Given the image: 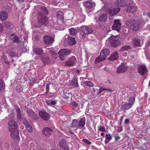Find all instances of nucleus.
Segmentation results:
<instances>
[{"label": "nucleus", "instance_id": "obj_1", "mask_svg": "<svg viewBox=\"0 0 150 150\" xmlns=\"http://www.w3.org/2000/svg\"><path fill=\"white\" fill-rule=\"evenodd\" d=\"M125 24L134 32L139 31L142 26L141 22L138 20H127L125 21Z\"/></svg>", "mask_w": 150, "mask_h": 150}, {"label": "nucleus", "instance_id": "obj_2", "mask_svg": "<svg viewBox=\"0 0 150 150\" xmlns=\"http://www.w3.org/2000/svg\"><path fill=\"white\" fill-rule=\"evenodd\" d=\"M120 37L118 35L111 36L108 41L109 42L112 46L117 47L120 44L119 40Z\"/></svg>", "mask_w": 150, "mask_h": 150}, {"label": "nucleus", "instance_id": "obj_3", "mask_svg": "<svg viewBox=\"0 0 150 150\" xmlns=\"http://www.w3.org/2000/svg\"><path fill=\"white\" fill-rule=\"evenodd\" d=\"M110 53L109 50L107 49H105L102 50L100 52V56L96 58L95 62L98 63L104 61L106 59V56L108 55Z\"/></svg>", "mask_w": 150, "mask_h": 150}, {"label": "nucleus", "instance_id": "obj_4", "mask_svg": "<svg viewBox=\"0 0 150 150\" xmlns=\"http://www.w3.org/2000/svg\"><path fill=\"white\" fill-rule=\"evenodd\" d=\"M86 119L83 117L79 120H73L72 122V125L75 127H83L85 123Z\"/></svg>", "mask_w": 150, "mask_h": 150}, {"label": "nucleus", "instance_id": "obj_5", "mask_svg": "<svg viewBox=\"0 0 150 150\" xmlns=\"http://www.w3.org/2000/svg\"><path fill=\"white\" fill-rule=\"evenodd\" d=\"M38 21L40 24L42 25H45L48 22V19L43 13L41 12H38Z\"/></svg>", "mask_w": 150, "mask_h": 150}, {"label": "nucleus", "instance_id": "obj_6", "mask_svg": "<svg viewBox=\"0 0 150 150\" xmlns=\"http://www.w3.org/2000/svg\"><path fill=\"white\" fill-rule=\"evenodd\" d=\"M64 38L65 39L64 41V43H66V42H67V43H68L70 46H72L76 44V42L75 38L69 36L68 35H65Z\"/></svg>", "mask_w": 150, "mask_h": 150}, {"label": "nucleus", "instance_id": "obj_7", "mask_svg": "<svg viewBox=\"0 0 150 150\" xmlns=\"http://www.w3.org/2000/svg\"><path fill=\"white\" fill-rule=\"evenodd\" d=\"M135 98L134 97H130L129 102L124 104L121 106L122 109L124 110L129 109L131 108L133 104Z\"/></svg>", "mask_w": 150, "mask_h": 150}, {"label": "nucleus", "instance_id": "obj_8", "mask_svg": "<svg viewBox=\"0 0 150 150\" xmlns=\"http://www.w3.org/2000/svg\"><path fill=\"white\" fill-rule=\"evenodd\" d=\"M70 52V50L67 49L60 50L58 53L60 59L62 61L64 60L66 56L69 54Z\"/></svg>", "mask_w": 150, "mask_h": 150}, {"label": "nucleus", "instance_id": "obj_9", "mask_svg": "<svg viewBox=\"0 0 150 150\" xmlns=\"http://www.w3.org/2000/svg\"><path fill=\"white\" fill-rule=\"evenodd\" d=\"M120 10L119 7L117 8H113L112 9L107 8L105 9V12L110 16H114L118 13Z\"/></svg>", "mask_w": 150, "mask_h": 150}, {"label": "nucleus", "instance_id": "obj_10", "mask_svg": "<svg viewBox=\"0 0 150 150\" xmlns=\"http://www.w3.org/2000/svg\"><path fill=\"white\" fill-rule=\"evenodd\" d=\"M121 24L119 19H115L114 21V24L112 26L113 30H116L119 32L121 29Z\"/></svg>", "mask_w": 150, "mask_h": 150}, {"label": "nucleus", "instance_id": "obj_11", "mask_svg": "<svg viewBox=\"0 0 150 150\" xmlns=\"http://www.w3.org/2000/svg\"><path fill=\"white\" fill-rule=\"evenodd\" d=\"M81 29L83 33L86 35L90 34L93 32L92 28L84 25L81 26Z\"/></svg>", "mask_w": 150, "mask_h": 150}, {"label": "nucleus", "instance_id": "obj_12", "mask_svg": "<svg viewBox=\"0 0 150 150\" xmlns=\"http://www.w3.org/2000/svg\"><path fill=\"white\" fill-rule=\"evenodd\" d=\"M39 115L40 117L45 120H48L50 117V115L45 111H40Z\"/></svg>", "mask_w": 150, "mask_h": 150}, {"label": "nucleus", "instance_id": "obj_13", "mask_svg": "<svg viewBox=\"0 0 150 150\" xmlns=\"http://www.w3.org/2000/svg\"><path fill=\"white\" fill-rule=\"evenodd\" d=\"M8 128L9 131H11L12 130H15L18 129L17 123L14 121H10L8 122Z\"/></svg>", "mask_w": 150, "mask_h": 150}, {"label": "nucleus", "instance_id": "obj_14", "mask_svg": "<svg viewBox=\"0 0 150 150\" xmlns=\"http://www.w3.org/2000/svg\"><path fill=\"white\" fill-rule=\"evenodd\" d=\"M43 40L44 43L46 45L51 44L54 41L53 38L46 35L44 37Z\"/></svg>", "mask_w": 150, "mask_h": 150}, {"label": "nucleus", "instance_id": "obj_15", "mask_svg": "<svg viewBox=\"0 0 150 150\" xmlns=\"http://www.w3.org/2000/svg\"><path fill=\"white\" fill-rule=\"evenodd\" d=\"M138 73L142 76L147 75L148 71L145 66L140 65L138 68Z\"/></svg>", "mask_w": 150, "mask_h": 150}, {"label": "nucleus", "instance_id": "obj_16", "mask_svg": "<svg viewBox=\"0 0 150 150\" xmlns=\"http://www.w3.org/2000/svg\"><path fill=\"white\" fill-rule=\"evenodd\" d=\"M76 61V58L74 56H72L66 62L65 65L69 67L72 66L75 64Z\"/></svg>", "mask_w": 150, "mask_h": 150}, {"label": "nucleus", "instance_id": "obj_17", "mask_svg": "<svg viewBox=\"0 0 150 150\" xmlns=\"http://www.w3.org/2000/svg\"><path fill=\"white\" fill-rule=\"evenodd\" d=\"M58 143L60 146L64 150H69V148L67 145L65 141L63 139L59 140Z\"/></svg>", "mask_w": 150, "mask_h": 150}, {"label": "nucleus", "instance_id": "obj_18", "mask_svg": "<svg viewBox=\"0 0 150 150\" xmlns=\"http://www.w3.org/2000/svg\"><path fill=\"white\" fill-rule=\"evenodd\" d=\"M117 72L118 74L125 72L127 70V67L124 64H122L117 67Z\"/></svg>", "mask_w": 150, "mask_h": 150}, {"label": "nucleus", "instance_id": "obj_19", "mask_svg": "<svg viewBox=\"0 0 150 150\" xmlns=\"http://www.w3.org/2000/svg\"><path fill=\"white\" fill-rule=\"evenodd\" d=\"M42 132L43 134L47 137L50 136L52 133V131L51 129L48 127L44 128Z\"/></svg>", "mask_w": 150, "mask_h": 150}, {"label": "nucleus", "instance_id": "obj_20", "mask_svg": "<svg viewBox=\"0 0 150 150\" xmlns=\"http://www.w3.org/2000/svg\"><path fill=\"white\" fill-rule=\"evenodd\" d=\"M9 131L11 132V135L12 138H16L19 137V132L18 129L15 130H12L11 131Z\"/></svg>", "mask_w": 150, "mask_h": 150}, {"label": "nucleus", "instance_id": "obj_21", "mask_svg": "<svg viewBox=\"0 0 150 150\" xmlns=\"http://www.w3.org/2000/svg\"><path fill=\"white\" fill-rule=\"evenodd\" d=\"M134 45L135 47L140 46L142 45L141 40L138 37H135L133 40Z\"/></svg>", "mask_w": 150, "mask_h": 150}, {"label": "nucleus", "instance_id": "obj_22", "mask_svg": "<svg viewBox=\"0 0 150 150\" xmlns=\"http://www.w3.org/2000/svg\"><path fill=\"white\" fill-rule=\"evenodd\" d=\"M126 1L125 0H120L116 1L115 3V5L117 7L124 6L126 4Z\"/></svg>", "mask_w": 150, "mask_h": 150}, {"label": "nucleus", "instance_id": "obj_23", "mask_svg": "<svg viewBox=\"0 0 150 150\" xmlns=\"http://www.w3.org/2000/svg\"><path fill=\"white\" fill-rule=\"evenodd\" d=\"M118 53L117 52H115L112 54L108 59L111 61H113L118 59Z\"/></svg>", "mask_w": 150, "mask_h": 150}, {"label": "nucleus", "instance_id": "obj_24", "mask_svg": "<svg viewBox=\"0 0 150 150\" xmlns=\"http://www.w3.org/2000/svg\"><path fill=\"white\" fill-rule=\"evenodd\" d=\"M8 17V15L4 12H2L0 13V20L1 21L6 20Z\"/></svg>", "mask_w": 150, "mask_h": 150}, {"label": "nucleus", "instance_id": "obj_25", "mask_svg": "<svg viewBox=\"0 0 150 150\" xmlns=\"http://www.w3.org/2000/svg\"><path fill=\"white\" fill-rule=\"evenodd\" d=\"M98 18L100 21L105 22L107 21L108 16L107 14H103L100 16Z\"/></svg>", "mask_w": 150, "mask_h": 150}, {"label": "nucleus", "instance_id": "obj_26", "mask_svg": "<svg viewBox=\"0 0 150 150\" xmlns=\"http://www.w3.org/2000/svg\"><path fill=\"white\" fill-rule=\"evenodd\" d=\"M83 5L86 8L88 9H91L93 5L92 3L89 1H86L83 3Z\"/></svg>", "mask_w": 150, "mask_h": 150}, {"label": "nucleus", "instance_id": "obj_27", "mask_svg": "<svg viewBox=\"0 0 150 150\" xmlns=\"http://www.w3.org/2000/svg\"><path fill=\"white\" fill-rule=\"evenodd\" d=\"M34 52L37 54L40 55L42 54L43 53V50L40 48H33Z\"/></svg>", "mask_w": 150, "mask_h": 150}, {"label": "nucleus", "instance_id": "obj_28", "mask_svg": "<svg viewBox=\"0 0 150 150\" xmlns=\"http://www.w3.org/2000/svg\"><path fill=\"white\" fill-rule=\"evenodd\" d=\"M56 14L57 18L62 20L64 19L63 13L62 11H57Z\"/></svg>", "mask_w": 150, "mask_h": 150}, {"label": "nucleus", "instance_id": "obj_29", "mask_svg": "<svg viewBox=\"0 0 150 150\" xmlns=\"http://www.w3.org/2000/svg\"><path fill=\"white\" fill-rule=\"evenodd\" d=\"M71 84L72 86L76 88H77L79 86L77 80L76 79H72Z\"/></svg>", "mask_w": 150, "mask_h": 150}, {"label": "nucleus", "instance_id": "obj_30", "mask_svg": "<svg viewBox=\"0 0 150 150\" xmlns=\"http://www.w3.org/2000/svg\"><path fill=\"white\" fill-rule=\"evenodd\" d=\"M42 60L45 64H48L50 62L49 58L46 56H44L42 58Z\"/></svg>", "mask_w": 150, "mask_h": 150}, {"label": "nucleus", "instance_id": "obj_31", "mask_svg": "<svg viewBox=\"0 0 150 150\" xmlns=\"http://www.w3.org/2000/svg\"><path fill=\"white\" fill-rule=\"evenodd\" d=\"M69 30L70 34L71 35H74L77 33L76 29L73 28H70Z\"/></svg>", "mask_w": 150, "mask_h": 150}, {"label": "nucleus", "instance_id": "obj_32", "mask_svg": "<svg viewBox=\"0 0 150 150\" xmlns=\"http://www.w3.org/2000/svg\"><path fill=\"white\" fill-rule=\"evenodd\" d=\"M16 110L17 113V118L20 120H22V117L20 109L19 108H17L16 109Z\"/></svg>", "mask_w": 150, "mask_h": 150}, {"label": "nucleus", "instance_id": "obj_33", "mask_svg": "<svg viewBox=\"0 0 150 150\" xmlns=\"http://www.w3.org/2000/svg\"><path fill=\"white\" fill-rule=\"evenodd\" d=\"M4 24L5 26L8 29H12L13 27V25L8 21H5Z\"/></svg>", "mask_w": 150, "mask_h": 150}, {"label": "nucleus", "instance_id": "obj_34", "mask_svg": "<svg viewBox=\"0 0 150 150\" xmlns=\"http://www.w3.org/2000/svg\"><path fill=\"white\" fill-rule=\"evenodd\" d=\"M5 83L4 81L0 79V91H3L5 88Z\"/></svg>", "mask_w": 150, "mask_h": 150}, {"label": "nucleus", "instance_id": "obj_35", "mask_svg": "<svg viewBox=\"0 0 150 150\" xmlns=\"http://www.w3.org/2000/svg\"><path fill=\"white\" fill-rule=\"evenodd\" d=\"M106 140L105 141V144L108 143L112 139V137L109 134H107L105 135Z\"/></svg>", "mask_w": 150, "mask_h": 150}, {"label": "nucleus", "instance_id": "obj_36", "mask_svg": "<svg viewBox=\"0 0 150 150\" xmlns=\"http://www.w3.org/2000/svg\"><path fill=\"white\" fill-rule=\"evenodd\" d=\"M131 48V47L130 46L127 45L121 48L120 51L122 52L127 51L129 50H130Z\"/></svg>", "mask_w": 150, "mask_h": 150}, {"label": "nucleus", "instance_id": "obj_37", "mask_svg": "<svg viewBox=\"0 0 150 150\" xmlns=\"http://www.w3.org/2000/svg\"><path fill=\"white\" fill-rule=\"evenodd\" d=\"M27 113L29 116L33 118V117L34 116L35 114L34 112L31 110H29L27 111Z\"/></svg>", "mask_w": 150, "mask_h": 150}, {"label": "nucleus", "instance_id": "obj_38", "mask_svg": "<svg viewBox=\"0 0 150 150\" xmlns=\"http://www.w3.org/2000/svg\"><path fill=\"white\" fill-rule=\"evenodd\" d=\"M57 102V100H51L50 102L49 101H46V103L48 105H54L56 104V103Z\"/></svg>", "mask_w": 150, "mask_h": 150}, {"label": "nucleus", "instance_id": "obj_39", "mask_svg": "<svg viewBox=\"0 0 150 150\" xmlns=\"http://www.w3.org/2000/svg\"><path fill=\"white\" fill-rule=\"evenodd\" d=\"M26 128L27 130L29 132H32L33 131V128L31 126L28 124H27L26 125Z\"/></svg>", "mask_w": 150, "mask_h": 150}, {"label": "nucleus", "instance_id": "obj_40", "mask_svg": "<svg viewBox=\"0 0 150 150\" xmlns=\"http://www.w3.org/2000/svg\"><path fill=\"white\" fill-rule=\"evenodd\" d=\"M12 40L14 42H16L18 43L20 42L18 38L16 36H15L14 37L12 38Z\"/></svg>", "mask_w": 150, "mask_h": 150}, {"label": "nucleus", "instance_id": "obj_41", "mask_svg": "<svg viewBox=\"0 0 150 150\" xmlns=\"http://www.w3.org/2000/svg\"><path fill=\"white\" fill-rule=\"evenodd\" d=\"M84 83L89 86H93L94 85L90 81H85L84 82Z\"/></svg>", "mask_w": 150, "mask_h": 150}, {"label": "nucleus", "instance_id": "obj_42", "mask_svg": "<svg viewBox=\"0 0 150 150\" xmlns=\"http://www.w3.org/2000/svg\"><path fill=\"white\" fill-rule=\"evenodd\" d=\"M137 7L136 6H132V8H131V13H134L137 10Z\"/></svg>", "mask_w": 150, "mask_h": 150}, {"label": "nucleus", "instance_id": "obj_43", "mask_svg": "<svg viewBox=\"0 0 150 150\" xmlns=\"http://www.w3.org/2000/svg\"><path fill=\"white\" fill-rule=\"evenodd\" d=\"M41 10V11H43L44 13L45 14H48V11L46 8L44 7H42Z\"/></svg>", "mask_w": 150, "mask_h": 150}, {"label": "nucleus", "instance_id": "obj_44", "mask_svg": "<svg viewBox=\"0 0 150 150\" xmlns=\"http://www.w3.org/2000/svg\"><path fill=\"white\" fill-rule=\"evenodd\" d=\"M3 59L4 62L6 64H9V62L8 61L7 57L5 55L3 56Z\"/></svg>", "mask_w": 150, "mask_h": 150}, {"label": "nucleus", "instance_id": "obj_45", "mask_svg": "<svg viewBox=\"0 0 150 150\" xmlns=\"http://www.w3.org/2000/svg\"><path fill=\"white\" fill-rule=\"evenodd\" d=\"M82 141L85 143L86 144H88V145H90L91 144V142L89 141L88 139H83L82 140Z\"/></svg>", "mask_w": 150, "mask_h": 150}, {"label": "nucleus", "instance_id": "obj_46", "mask_svg": "<svg viewBox=\"0 0 150 150\" xmlns=\"http://www.w3.org/2000/svg\"><path fill=\"white\" fill-rule=\"evenodd\" d=\"M105 90V88L102 87L100 88L98 92V94H100L101 93H102L104 90Z\"/></svg>", "mask_w": 150, "mask_h": 150}, {"label": "nucleus", "instance_id": "obj_47", "mask_svg": "<svg viewBox=\"0 0 150 150\" xmlns=\"http://www.w3.org/2000/svg\"><path fill=\"white\" fill-rule=\"evenodd\" d=\"M9 55L12 57H16L15 53L14 52H10Z\"/></svg>", "mask_w": 150, "mask_h": 150}, {"label": "nucleus", "instance_id": "obj_48", "mask_svg": "<svg viewBox=\"0 0 150 150\" xmlns=\"http://www.w3.org/2000/svg\"><path fill=\"white\" fill-rule=\"evenodd\" d=\"M132 8V6H129L128 7L127 9V11L128 12H131V8Z\"/></svg>", "mask_w": 150, "mask_h": 150}, {"label": "nucleus", "instance_id": "obj_49", "mask_svg": "<svg viewBox=\"0 0 150 150\" xmlns=\"http://www.w3.org/2000/svg\"><path fill=\"white\" fill-rule=\"evenodd\" d=\"M72 105L76 107H77L78 106V104L77 103L75 102V101H73L72 102Z\"/></svg>", "mask_w": 150, "mask_h": 150}, {"label": "nucleus", "instance_id": "obj_50", "mask_svg": "<svg viewBox=\"0 0 150 150\" xmlns=\"http://www.w3.org/2000/svg\"><path fill=\"white\" fill-rule=\"evenodd\" d=\"M99 130L102 131V132H105V129L104 127H100L99 129Z\"/></svg>", "mask_w": 150, "mask_h": 150}, {"label": "nucleus", "instance_id": "obj_51", "mask_svg": "<svg viewBox=\"0 0 150 150\" xmlns=\"http://www.w3.org/2000/svg\"><path fill=\"white\" fill-rule=\"evenodd\" d=\"M46 92H48L49 91L50 89V85L47 84L46 86Z\"/></svg>", "mask_w": 150, "mask_h": 150}, {"label": "nucleus", "instance_id": "obj_52", "mask_svg": "<svg viewBox=\"0 0 150 150\" xmlns=\"http://www.w3.org/2000/svg\"><path fill=\"white\" fill-rule=\"evenodd\" d=\"M129 122V120L127 119H126L125 120V123L126 124H128Z\"/></svg>", "mask_w": 150, "mask_h": 150}, {"label": "nucleus", "instance_id": "obj_53", "mask_svg": "<svg viewBox=\"0 0 150 150\" xmlns=\"http://www.w3.org/2000/svg\"><path fill=\"white\" fill-rule=\"evenodd\" d=\"M3 29V26L0 23V33H1Z\"/></svg>", "mask_w": 150, "mask_h": 150}, {"label": "nucleus", "instance_id": "obj_54", "mask_svg": "<svg viewBox=\"0 0 150 150\" xmlns=\"http://www.w3.org/2000/svg\"><path fill=\"white\" fill-rule=\"evenodd\" d=\"M120 139V137L119 136H117L115 137V140L116 141H117L119 139Z\"/></svg>", "mask_w": 150, "mask_h": 150}, {"label": "nucleus", "instance_id": "obj_55", "mask_svg": "<svg viewBox=\"0 0 150 150\" xmlns=\"http://www.w3.org/2000/svg\"><path fill=\"white\" fill-rule=\"evenodd\" d=\"M105 90H107L108 92H110L112 91V90L110 89H106L105 88Z\"/></svg>", "mask_w": 150, "mask_h": 150}, {"label": "nucleus", "instance_id": "obj_56", "mask_svg": "<svg viewBox=\"0 0 150 150\" xmlns=\"http://www.w3.org/2000/svg\"><path fill=\"white\" fill-rule=\"evenodd\" d=\"M76 72L77 73H78L79 74L81 73V71L79 70H76Z\"/></svg>", "mask_w": 150, "mask_h": 150}, {"label": "nucleus", "instance_id": "obj_57", "mask_svg": "<svg viewBox=\"0 0 150 150\" xmlns=\"http://www.w3.org/2000/svg\"><path fill=\"white\" fill-rule=\"evenodd\" d=\"M30 150H35V148L31 147L30 148Z\"/></svg>", "mask_w": 150, "mask_h": 150}, {"label": "nucleus", "instance_id": "obj_58", "mask_svg": "<svg viewBox=\"0 0 150 150\" xmlns=\"http://www.w3.org/2000/svg\"><path fill=\"white\" fill-rule=\"evenodd\" d=\"M148 15L149 17L150 18V12H149L148 13Z\"/></svg>", "mask_w": 150, "mask_h": 150}, {"label": "nucleus", "instance_id": "obj_59", "mask_svg": "<svg viewBox=\"0 0 150 150\" xmlns=\"http://www.w3.org/2000/svg\"><path fill=\"white\" fill-rule=\"evenodd\" d=\"M104 133H101L100 134V135L101 136H104Z\"/></svg>", "mask_w": 150, "mask_h": 150}, {"label": "nucleus", "instance_id": "obj_60", "mask_svg": "<svg viewBox=\"0 0 150 150\" xmlns=\"http://www.w3.org/2000/svg\"><path fill=\"white\" fill-rule=\"evenodd\" d=\"M70 133L72 134H74V132H70Z\"/></svg>", "mask_w": 150, "mask_h": 150}, {"label": "nucleus", "instance_id": "obj_61", "mask_svg": "<svg viewBox=\"0 0 150 150\" xmlns=\"http://www.w3.org/2000/svg\"><path fill=\"white\" fill-rule=\"evenodd\" d=\"M122 117H122L121 118H120V120L121 121H122Z\"/></svg>", "mask_w": 150, "mask_h": 150}, {"label": "nucleus", "instance_id": "obj_62", "mask_svg": "<svg viewBox=\"0 0 150 150\" xmlns=\"http://www.w3.org/2000/svg\"><path fill=\"white\" fill-rule=\"evenodd\" d=\"M34 145V143H31V146H33Z\"/></svg>", "mask_w": 150, "mask_h": 150}, {"label": "nucleus", "instance_id": "obj_63", "mask_svg": "<svg viewBox=\"0 0 150 150\" xmlns=\"http://www.w3.org/2000/svg\"><path fill=\"white\" fill-rule=\"evenodd\" d=\"M149 85L150 87V81H149Z\"/></svg>", "mask_w": 150, "mask_h": 150}, {"label": "nucleus", "instance_id": "obj_64", "mask_svg": "<svg viewBox=\"0 0 150 150\" xmlns=\"http://www.w3.org/2000/svg\"><path fill=\"white\" fill-rule=\"evenodd\" d=\"M148 27H149V29L150 30V25H149L148 26Z\"/></svg>", "mask_w": 150, "mask_h": 150}]
</instances>
